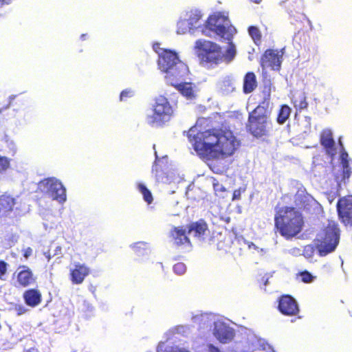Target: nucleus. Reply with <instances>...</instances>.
I'll return each instance as SVG.
<instances>
[{"label": "nucleus", "instance_id": "obj_1", "mask_svg": "<svg viewBox=\"0 0 352 352\" xmlns=\"http://www.w3.org/2000/svg\"><path fill=\"white\" fill-rule=\"evenodd\" d=\"M304 226L302 214L295 207L284 206L274 216V228L286 239L298 234Z\"/></svg>", "mask_w": 352, "mask_h": 352}, {"label": "nucleus", "instance_id": "obj_2", "mask_svg": "<svg viewBox=\"0 0 352 352\" xmlns=\"http://www.w3.org/2000/svg\"><path fill=\"white\" fill-rule=\"evenodd\" d=\"M219 132L220 129L198 131L197 128L192 127L187 131L186 135L199 156L212 159L215 158Z\"/></svg>", "mask_w": 352, "mask_h": 352}, {"label": "nucleus", "instance_id": "obj_3", "mask_svg": "<svg viewBox=\"0 0 352 352\" xmlns=\"http://www.w3.org/2000/svg\"><path fill=\"white\" fill-rule=\"evenodd\" d=\"M271 111L265 102L258 104L248 115L245 129L248 133L255 138H261L269 135L272 129V121L270 118Z\"/></svg>", "mask_w": 352, "mask_h": 352}, {"label": "nucleus", "instance_id": "obj_4", "mask_svg": "<svg viewBox=\"0 0 352 352\" xmlns=\"http://www.w3.org/2000/svg\"><path fill=\"white\" fill-rule=\"evenodd\" d=\"M206 28L220 38L229 41L230 46L226 50L225 56L229 61L231 60L235 56L234 46L231 41L236 33V30L232 25L229 18L221 12L214 13L208 18Z\"/></svg>", "mask_w": 352, "mask_h": 352}, {"label": "nucleus", "instance_id": "obj_5", "mask_svg": "<svg viewBox=\"0 0 352 352\" xmlns=\"http://www.w3.org/2000/svg\"><path fill=\"white\" fill-rule=\"evenodd\" d=\"M340 230L338 223L329 221L317 234L314 242L320 256H324L333 252L340 242Z\"/></svg>", "mask_w": 352, "mask_h": 352}, {"label": "nucleus", "instance_id": "obj_6", "mask_svg": "<svg viewBox=\"0 0 352 352\" xmlns=\"http://www.w3.org/2000/svg\"><path fill=\"white\" fill-rule=\"evenodd\" d=\"M152 113L146 116V120L152 126L162 127L174 116V108L168 99L160 95L155 98L151 107Z\"/></svg>", "mask_w": 352, "mask_h": 352}, {"label": "nucleus", "instance_id": "obj_7", "mask_svg": "<svg viewBox=\"0 0 352 352\" xmlns=\"http://www.w3.org/2000/svg\"><path fill=\"white\" fill-rule=\"evenodd\" d=\"M178 64L164 72L166 84L175 88H192V87H195L189 76L190 71L187 65L184 62Z\"/></svg>", "mask_w": 352, "mask_h": 352}, {"label": "nucleus", "instance_id": "obj_8", "mask_svg": "<svg viewBox=\"0 0 352 352\" xmlns=\"http://www.w3.org/2000/svg\"><path fill=\"white\" fill-rule=\"evenodd\" d=\"M215 158H226L232 156L240 145V141L228 129L220 128Z\"/></svg>", "mask_w": 352, "mask_h": 352}, {"label": "nucleus", "instance_id": "obj_9", "mask_svg": "<svg viewBox=\"0 0 352 352\" xmlns=\"http://www.w3.org/2000/svg\"><path fill=\"white\" fill-rule=\"evenodd\" d=\"M196 48L199 50L198 56L202 62L217 65L223 59L221 47L210 41L197 40Z\"/></svg>", "mask_w": 352, "mask_h": 352}, {"label": "nucleus", "instance_id": "obj_10", "mask_svg": "<svg viewBox=\"0 0 352 352\" xmlns=\"http://www.w3.org/2000/svg\"><path fill=\"white\" fill-rule=\"evenodd\" d=\"M282 50L267 49L262 54L260 65L263 69L270 68L272 70L279 71L283 60Z\"/></svg>", "mask_w": 352, "mask_h": 352}, {"label": "nucleus", "instance_id": "obj_11", "mask_svg": "<svg viewBox=\"0 0 352 352\" xmlns=\"http://www.w3.org/2000/svg\"><path fill=\"white\" fill-rule=\"evenodd\" d=\"M47 188V192L54 200L60 203L66 201V190L62 183L55 178H47L41 182Z\"/></svg>", "mask_w": 352, "mask_h": 352}, {"label": "nucleus", "instance_id": "obj_12", "mask_svg": "<svg viewBox=\"0 0 352 352\" xmlns=\"http://www.w3.org/2000/svg\"><path fill=\"white\" fill-rule=\"evenodd\" d=\"M338 216L344 226H352V195L340 198L336 204Z\"/></svg>", "mask_w": 352, "mask_h": 352}, {"label": "nucleus", "instance_id": "obj_13", "mask_svg": "<svg viewBox=\"0 0 352 352\" xmlns=\"http://www.w3.org/2000/svg\"><path fill=\"white\" fill-rule=\"evenodd\" d=\"M13 277L16 278V285L20 287H28L36 283V278L32 270L27 265H19Z\"/></svg>", "mask_w": 352, "mask_h": 352}, {"label": "nucleus", "instance_id": "obj_14", "mask_svg": "<svg viewBox=\"0 0 352 352\" xmlns=\"http://www.w3.org/2000/svg\"><path fill=\"white\" fill-rule=\"evenodd\" d=\"M179 63L183 62L179 60L177 54L170 50H164L159 55L157 60L159 69L163 73L179 65Z\"/></svg>", "mask_w": 352, "mask_h": 352}, {"label": "nucleus", "instance_id": "obj_15", "mask_svg": "<svg viewBox=\"0 0 352 352\" xmlns=\"http://www.w3.org/2000/svg\"><path fill=\"white\" fill-rule=\"evenodd\" d=\"M278 311L285 316H293L299 313V307L296 300L290 295H282L278 298Z\"/></svg>", "mask_w": 352, "mask_h": 352}, {"label": "nucleus", "instance_id": "obj_16", "mask_svg": "<svg viewBox=\"0 0 352 352\" xmlns=\"http://www.w3.org/2000/svg\"><path fill=\"white\" fill-rule=\"evenodd\" d=\"M89 273L90 270L86 265L80 263H75L74 267L70 270V280L73 284H81Z\"/></svg>", "mask_w": 352, "mask_h": 352}, {"label": "nucleus", "instance_id": "obj_17", "mask_svg": "<svg viewBox=\"0 0 352 352\" xmlns=\"http://www.w3.org/2000/svg\"><path fill=\"white\" fill-rule=\"evenodd\" d=\"M320 143L328 155L331 156L336 155V148L335 147V141L330 130H324L322 131L320 137Z\"/></svg>", "mask_w": 352, "mask_h": 352}, {"label": "nucleus", "instance_id": "obj_18", "mask_svg": "<svg viewBox=\"0 0 352 352\" xmlns=\"http://www.w3.org/2000/svg\"><path fill=\"white\" fill-rule=\"evenodd\" d=\"M340 160L342 164V173L340 176L336 175L335 179L338 185L342 182H345L349 179L352 173L351 168L349 166V155L346 151H342L340 154Z\"/></svg>", "mask_w": 352, "mask_h": 352}, {"label": "nucleus", "instance_id": "obj_19", "mask_svg": "<svg viewBox=\"0 0 352 352\" xmlns=\"http://www.w3.org/2000/svg\"><path fill=\"white\" fill-rule=\"evenodd\" d=\"M23 299L26 305L30 307H36L42 302V294L37 289H28L23 292Z\"/></svg>", "mask_w": 352, "mask_h": 352}, {"label": "nucleus", "instance_id": "obj_20", "mask_svg": "<svg viewBox=\"0 0 352 352\" xmlns=\"http://www.w3.org/2000/svg\"><path fill=\"white\" fill-rule=\"evenodd\" d=\"M170 236L177 246L191 245L190 240L186 234V230L182 227H173L170 231Z\"/></svg>", "mask_w": 352, "mask_h": 352}, {"label": "nucleus", "instance_id": "obj_21", "mask_svg": "<svg viewBox=\"0 0 352 352\" xmlns=\"http://www.w3.org/2000/svg\"><path fill=\"white\" fill-rule=\"evenodd\" d=\"M214 336L220 342L228 343L233 339L234 333L232 329L220 324L215 326Z\"/></svg>", "mask_w": 352, "mask_h": 352}, {"label": "nucleus", "instance_id": "obj_22", "mask_svg": "<svg viewBox=\"0 0 352 352\" xmlns=\"http://www.w3.org/2000/svg\"><path fill=\"white\" fill-rule=\"evenodd\" d=\"M208 231V226L203 219L192 222L188 226V233L193 232L194 236L197 238L204 237Z\"/></svg>", "mask_w": 352, "mask_h": 352}, {"label": "nucleus", "instance_id": "obj_23", "mask_svg": "<svg viewBox=\"0 0 352 352\" xmlns=\"http://www.w3.org/2000/svg\"><path fill=\"white\" fill-rule=\"evenodd\" d=\"M291 99L296 109L302 110L307 109L308 103L306 100V96L304 91L299 89H295L291 92Z\"/></svg>", "mask_w": 352, "mask_h": 352}, {"label": "nucleus", "instance_id": "obj_24", "mask_svg": "<svg viewBox=\"0 0 352 352\" xmlns=\"http://www.w3.org/2000/svg\"><path fill=\"white\" fill-rule=\"evenodd\" d=\"M15 205V199L9 195L3 194L0 196V214L6 216L12 211Z\"/></svg>", "mask_w": 352, "mask_h": 352}, {"label": "nucleus", "instance_id": "obj_25", "mask_svg": "<svg viewBox=\"0 0 352 352\" xmlns=\"http://www.w3.org/2000/svg\"><path fill=\"white\" fill-rule=\"evenodd\" d=\"M290 113L291 109L288 105H281L276 118L277 122L280 124H284L289 118Z\"/></svg>", "mask_w": 352, "mask_h": 352}, {"label": "nucleus", "instance_id": "obj_26", "mask_svg": "<svg viewBox=\"0 0 352 352\" xmlns=\"http://www.w3.org/2000/svg\"><path fill=\"white\" fill-rule=\"evenodd\" d=\"M258 85L256 76L252 72L246 73L243 78V88H256Z\"/></svg>", "mask_w": 352, "mask_h": 352}, {"label": "nucleus", "instance_id": "obj_27", "mask_svg": "<svg viewBox=\"0 0 352 352\" xmlns=\"http://www.w3.org/2000/svg\"><path fill=\"white\" fill-rule=\"evenodd\" d=\"M248 33L251 36L254 43L258 45L261 41L262 35L259 29L254 25H251L248 28Z\"/></svg>", "mask_w": 352, "mask_h": 352}, {"label": "nucleus", "instance_id": "obj_28", "mask_svg": "<svg viewBox=\"0 0 352 352\" xmlns=\"http://www.w3.org/2000/svg\"><path fill=\"white\" fill-rule=\"evenodd\" d=\"M138 189L142 194L144 201L150 204L153 202V198L151 191L143 184H138Z\"/></svg>", "mask_w": 352, "mask_h": 352}, {"label": "nucleus", "instance_id": "obj_29", "mask_svg": "<svg viewBox=\"0 0 352 352\" xmlns=\"http://www.w3.org/2000/svg\"><path fill=\"white\" fill-rule=\"evenodd\" d=\"M10 166V160L5 156L0 155V173L6 171Z\"/></svg>", "mask_w": 352, "mask_h": 352}, {"label": "nucleus", "instance_id": "obj_30", "mask_svg": "<svg viewBox=\"0 0 352 352\" xmlns=\"http://www.w3.org/2000/svg\"><path fill=\"white\" fill-rule=\"evenodd\" d=\"M186 267L184 263L179 262L174 265L173 271L178 275H182L186 272Z\"/></svg>", "mask_w": 352, "mask_h": 352}, {"label": "nucleus", "instance_id": "obj_31", "mask_svg": "<svg viewBox=\"0 0 352 352\" xmlns=\"http://www.w3.org/2000/svg\"><path fill=\"white\" fill-rule=\"evenodd\" d=\"M303 283H309L314 280V276L307 271H303L298 274Z\"/></svg>", "mask_w": 352, "mask_h": 352}, {"label": "nucleus", "instance_id": "obj_32", "mask_svg": "<svg viewBox=\"0 0 352 352\" xmlns=\"http://www.w3.org/2000/svg\"><path fill=\"white\" fill-rule=\"evenodd\" d=\"M8 264L4 261H0V279H4V276L7 273Z\"/></svg>", "mask_w": 352, "mask_h": 352}, {"label": "nucleus", "instance_id": "obj_33", "mask_svg": "<svg viewBox=\"0 0 352 352\" xmlns=\"http://www.w3.org/2000/svg\"><path fill=\"white\" fill-rule=\"evenodd\" d=\"M14 309L16 311L17 316L25 314L28 311V309L22 305H16Z\"/></svg>", "mask_w": 352, "mask_h": 352}, {"label": "nucleus", "instance_id": "obj_34", "mask_svg": "<svg viewBox=\"0 0 352 352\" xmlns=\"http://www.w3.org/2000/svg\"><path fill=\"white\" fill-rule=\"evenodd\" d=\"M181 94L186 96L187 98H192L194 97L193 89H179Z\"/></svg>", "mask_w": 352, "mask_h": 352}, {"label": "nucleus", "instance_id": "obj_35", "mask_svg": "<svg viewBox=\"0 0 352 352\" xmlns=\"http://www.w3.org/2000/svg\"><path fill=\"white\" fill-rule=\"evenodd\" d=\"M133 96V93L132 91H129V90H123L121 93H120V100H123L124 99V98H126V97H131Z\"/></svg>", "mask_w": 352, "mask_h": 352}, {"label": "nucleus", "instance_id": "obj_36", "mask_svg": "<svg viewBox=\"0 0 352 352\" xmlns=\"http://www.w3.org/2000/svg\"><path fill=\"white\" fill-rule=\"evenodd\" d=\"M241 190L240 189H236V190H234L233 193H232V200H239L241 199Z\"/></svg>", "mask_w": 352, "mask_h": 352}, {"label": "nucleus", "instance_id": "obj_37", "mask_svg": "<svg viewBox=\"0 0 352 352\" xmlns=\"http://www.w3.org/2000/svg\"><path fill=\"white\" fill-rule=\"evenodd\" d=\"M142 246H146V243L143 242H138L132 246L133 249L135 252H139V250L142 248Z\"/></svg>", "mask_w": 352, "mask_h": 352}, {"label": "nucleus", "instance_id": "obj_38", "mask_svg": "<svg viewBox=\"0 0 352 352\" xmlns=\"http://www.w3.org/2000/svg\"><path fill=\"white\" fill-rule=\"evenodd\" d=\"M32 254V249L30 248V247H28L26 249H25L23 250V256L25 258H28V257H30L31 255Z\"/></svg>", "mask_w": 352, "mask_h": 352}, {"label": "nucleus", "instance_id": "obj_39", "mask_svg": "<svg viewBox=\"0 0 352 352\" xmlns=\"http://www.w3.org/2000/svg\"><path fill=\"white\" fill-rule=\"evenodd\" d=\"M214 191L217 192H224L226 191V189L223 186H222V185L219 184H214Z\"/></svg>", "mask_w": 352, "mask_h": 352}, {"label": "nucleus", "instance_id": "obj_40", "mask_svg": "<svg viewBox=\"0 0 352 352\" xmlns=\"http://www.w3.org/2000/svg\"><path fill=\"white\" fill-rule=\"evenodd\" d=\"M12 1V0H0V8L10 4Z\"/></svg>", "mask_w": 352, "mask_h": 352}, {"label": "nucleus", "instance_id": "obj_41", "mask_svg": "<svg viewBox=\"0 0 352 352\" xmlns=\"http://www.w3.org/2000/svg\"><path fill=\"white\" fill-rule=\"evenodd\" d=\"M208 349L210 352H221L217 346H214L212 344L208 345Z\"/></svg>", "mask_w": 352, "mask_h": 352}, {"label": "nucleus", "instance_id": "obj_42", "mask_svg": "<svg viewBox=\"0 0 352 352\" xmlns=\"http://www.w3.org/2000/svg\"><path fill=\"white\" fill-rule=\"evenodd\" d=\"M254 89H243V91L245 94H250L252 92Z\"/></svg>", "mask_w": 352, "mask_h": 352}, {"label": "nucleus", "instance_id": "obj_43", "mask_svg": "<svg viewBox=\"0 0 352 352\" xmlns=\"http://www.w3.org/2000/svg\"><path fill=\"white\" fill-rule=\"evenodd\" d=\"M255 3H259L262 0H250Z\"/></svg>", "mask_w": 352, "mask_h": 352}, {"label": "nucleus", "instance_id": "obj_44", "mask_svg": "<svg viewBox=\"0 0 352 352\" xmlns=\"http://www.w3.org/2000/svg\"><path fill=\"white\" fill-rule=\"evenodd\" d=\"M86 34H82L81 38L82 39H85Z\"/></svg>", "mask_w": 352, "mask_h": 352}, {"label": "nucleus", "instance_id": "obj_45", "mask_svg": "<svg viewBox=\"0 0 352 352\" xmlns=\"http://www.w3.org/2000/svg\"><path fill=\"white\" fill-rule=\"evenodd\" d=\"M1 112V110L0 109V113Z\"/></svg>", "mask_w": 352, "mask_h": 352}, {"label": "nucleus", "instance_id": "obj_46", "mask_svg": "<svg viewBox=\"0 0 352 352\" xmlns=\"http://www.w3.org/2000/svg\"><path fill=\"white\" fill-rule=\"evenodd\" d=\"M0 217H2V215H1V214H0Z\"/></svg>", "mask_w": 352, "mask_h": 352}]
</instances>
